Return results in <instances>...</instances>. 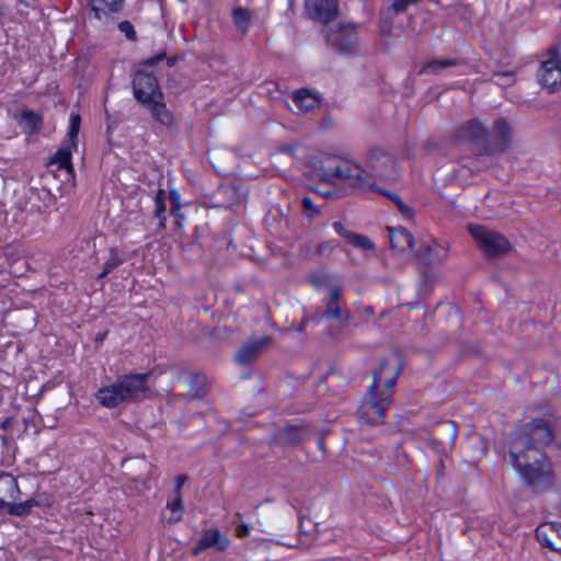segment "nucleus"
Masks as SVG:
<instances>
[{
	"mask_svg": "<svg viewBox=\"0 0 561 561\" xmlns=\"http://www.w3.org/2000/svg\"><path fill=\"white\" fill-rule=\"evenodd\" d=\"M553 440V432L543 419H531L514 430L508 437L511 462L518 469L523 483L535 493L556 486L552 463L545 448Z\"/></svg>",
	"mask_w": 561,
	"mask_h": 561,
	"instance_id": "nucleus-1",
	"label": "nucleus"
},
{
	"mask_svg": "<svg viewBox=\"0 0 561 561\" xmlns=\"http://www.w3.org/2000/svg\"><path fill=\"white\" fill-rule=\"evenodd\" d=\"M512 135V126L502 117L495 119L492 133L479 119H472L459 129V138L472 144L474 161L481 168L511 148Z\"/></svg>",
	"mask_w": 561,
	"mask_h": 561,
	"instance_id": "nucleus-2",
	"label": "nucleus"
},
{
	"mask_svg": "<svg viewBox=\"0 0 561 561\" xmlns=\"http://www.w3.org/2000/svg\"><path fill=\"white\" fill-rule=\"evenodd\" d=\"M310 167L324 181L339 179L352 187L374 190L376 186L371 175L359 165L351 163L339 156L322 152L310 159Z\"/></svg>",
	"mask_w": 561,
	"mask_h": 561,
	"instance_id": "nucleus-3",
	"label": "nucleus"
},
{
	"mask_svg": "<svg viewBox=\"0 0 561 561\" xmlns=\"http://www.w3.org/2000/svg\"><path fill=\"white\" fill-rule=\"evenodd\" d=\"M388 365L389 363L387 359H382L380 362L379 367L373 374V380L364 398L365 407L367 409L366 413L374 416V422L382 421L386 410L391 402V390L396 386L397 378L402 371V364H399L394 368L392 376L385 381V389L378 390V383Z\"/></svg>",
	"mask_w": 561,
	"mask_h": 561,
	"instance_id": "nucleus-4",
	"label": "nucleus"
},
{
	"mask_svg": "<svg viewBox=\"0 0 561 561\" xmlns=\"http://www.w3.org/2000/svg\"><path fill=\"white\" fill-rule=\"evenodd\" d=\"M165 57V51H160L135 66L131 73V88L134 96L139 104L144 105L150 101H156V99H163L158 79L148 68L154 66Z\"/></svg>",
	"mask_w": 561,
	"mask_h": 561,
	"instance_id": "nucleus-5",
	"label": "nucleus"
},
{
	"mask_svg": "<svg viewBox=\"0 0 561 561\" xmlns=\"http://www.w3.org/2000/svg\"><path fill=\"white\" fill-rule=\"evenodd\" d=\"M469 231L482 251L490 257L502 256L511 249L510 241L496 231L479 225H471Z\"/></svg>",
	"mask_w": 561,
	"mask_h": 561,
	"instance_id": "nucleus-6",
	"label": "nucleus"
},
{
	"mask_svg": "<svg viewBox=\"0 0 561 561\" xmlns=\"http://www.w3.org/2000/svg\"><path fill=\"white\" fill-rule=\"evenodd\" d=\"M81 125V117L79 114L70 116V126L68 130L67 145L59 148L49 160V164H57L59 169H66L68 172L73 171L71 163V151L78 148V134Z\"/></svg>",
	"mask_w": 561,
	"mask_h": 561,
	"instance_id": "nucleus-7",
	"label": "nucleus"
},
{
	"mask_svg": "<svg viewBox=\"0 0 561 561\" xmlns=\"http://www.w3.org/2000/svg\"><path fill=\"white\" fill-rule=\"evenodd\" d=\"M312 434L313 431L311 426L307 423H302L299 425L287 424L275 431L270 444L279 446L282 448L297 447L301 443L310 439Z\"/></svg>",
	"mask_w": 561,
	"mask_h": 561,
	"instance_id": "nucleus-8",
	"label": "nucleus"
},
{
	"mask_svg": "<svg viewBox=\"0 0 561 561\" xmlns=\"http://www.w3.org/2000/svg\"><path fill=\"white\" fill-rule=\"evenodd\" d=\"M539 83L554 92L561 84V56L556 47L549 49V58L543 61L537 72Z\"/></svg>",
	"mask_w": 561,
	"mask_h": 561,
	"instance_id": "nucleus-9",
	"label": "nucleus"
},
{
	"mask_svg": "<svg viewBox=\"0 0 561 561\" xmlns=\"http://www.w3.org/2000/svg\"><path fill=\"white\" fill-rule=\"evenodd\" d=\"M149 374L124 375L116 380V383L124 394L125 401H138L146 397Z\"/></svg>",
	"mask_w": 561,
	"mask_h": 561,
	"instance_id": "nucleus-10",
	"label": "nucleus"
},
{
	"mask_svg": "<svg viewBox=\"0 0 561 561\" xmlns=\"http://www.w3.org/2000/svg\"><path fill=\"white\" fill-rule=\"evenodd\" d=\"M368 164L374 170L375 174L381 179L396 180L398 178L396 159L391 153L381 148L370 150Z\"/></svg>",
	"mask_w": 561,
	"mask_h": 561,
	"instance_id": "nucleus-11",
	"label": "nucleus"
},
{
	"mask_svg": "<svg viewBox=\"0 0 561 561\" xmlns=\"http://www.w3.org/2000/svg\"><path fill=\"white\" fill-rule=\"evenodd\" d=\"M305 5L309 18L324 25L339 15L337 0H306Z\"/></svg>",
	"mask_w": 561,
	"mask_h": 561,
	"instance_id": "nucleus-12",
	"label": "nucleus"
},
{
	"mask_svg": "<svg viewBox=\"0 0 561 561\" xmlns=\"http://www.w3.org/2000/svg\"><path fill=\"white\" fill-rule=\"evenodd\" d=\"M342 297V287L334 285L329 286L328 295L324 297V311L321 314L322 319H334L347 323L351 320L348 311H342L340 307V299Z\"/></svg>",
	"mask_w": 561,
	"mask_h": 561,
	"instance_id": "nucleus-13",
	"label": "nucleus"
},
{
	"mask_svg": "<svg viewBox=\"0 0 561 561\" xmlns=\"http://www.w3.org/2000/svg\"><path fill=\"white\" fill-rule=\"evenodd\" d=\"M230 540L224 536L218 528H210L203 531L199 540L193 548V554L197 556L203 551L215 548L218 551L228 549Z\"/></svg>",
	"mask_w": 561,
	"mask_h": 561,
	"instance_id": "nucleus-14",
	"label": "nucleus"
},
{
	"mask_svg": "<svg viewBox=\"0 0 561 561\" xmlns=\"http://www.w3.org/2000/svg\"><path fill=\"white\" fill-rule=\"evenodd\" d=\"M270 336H261L242 345L236 353V360L241 365L251 364L257 355L270 344Z\"/></svg>",
	"mask_w": 561,
	"mask_h": 561,
	"instance_id": "nucleus-15",
	"label": "nucleus"
},
{
	"mask_svg": "<svg viewBox=\"0 0 561 561\" xmlns=\"http://www.w3.org/2000/svg\"><path fill=\"white\" fill-rule=\"evenodd\" d=\"M448 253V247L438 243L433 240L428 244H424L417 252L416 256L426 265L439 264L446 257Z\"/></svg>",
	"mask_w": 561,
	"mask_h": 561,
	"instance_id": "nucleus-16",
	"label": "nucleus"
},
{
	"mask_svg": "<svg viewBox=\"0 0 561 561\" xmlns=\"http://www.w3.org/2000/svg\"><path fill=\"white\" fill-rule=\"evenodd\" d=\"M146 108L150 112L151 116L159 122L160 124L167 127H173L176 124L175 115L172 111H170L163 99H156V101H150L144 104Z\"/></svg>",
	"mask_w": 561,
	"mask_h": 561,
	"instance_id": "nucleus-17",
	"label": "nucleus"
},
{
	"mask_svg": "<svg viewBox=\"0 0 561 561\" xmlns=\"http://www.w3.org/2000/svg\"><path fill=\"white\" fill-rule=\"evenodd\" d=\"M388 231L390 232V243H391L392 249H394L399 252H404V251L411 250L413 248L414 237L407 228L389 227Z\"/></svg>",
	"mask_w": 561,
	"mask_h": 561,
	"instance_id": "nucleus-18",
	"label": "nucleus"
},
{
	"mask_svg": "<svg viewBox=\"0 0 561 561\" xmlns=\"http://www.w3.org/2000/svg\"><path fill=\"white\" fill-rule=\"evenodd\" d=\"M95 397L99 403L105 408H115L122 402H125L124 394L121 393L116 382L99 389Z\"/></svg>",
	"mask_w": 561,
	"mask_h": 561,
	"instance_id": "nucleus-19",
	"label": "nucleus"
},
{
	"mask_svg": "<svg viewBox=\"0 0 561 561\" xmlns=\"http://www.w3.org/2000/svg\"><path fill=\"white\" fill-rule=\"evenodd\" d=\"M124 4V0H112L108 2L107 0H90L89 7L91 12L94 14V18L98 20H102L103 18H108L111 13H116L122 10Z\"/></svg>",
	"mask_w": 561,
	"mask_h": 561,
	"instance_id": "nucleus-20",
	"label": "nucleus"
},
{
	"mask_svg": "<svg viewBox=\"0 0 561 561\" xmlns=\"http://www.w3.org/2000/svg\"><path fill=\"white\" fill-rule=\"evenodd\" d=\"M191 400H201L207 392L206 376L202 373H191L185 380Z\"/></svg>",
	"mask_w": 561,
	"mask_h": 561,
	"instance_id": "nucleus-21",
	"label": "nucleus"
},
{
	"mask_svg": "<svg viewBox=\"0 0 561 561\" xmlns=\"http://www.w3.org/2000/svg\"><path fill=\"white\" fill-rule=\"evenodd\" d=\"M19 492V485L15 478L10 473H0V508L8 504L5 499L13 500L16 497Z\"/></svg>",
	"mask_w": 561,
	"mask_h": 561,
	"instance_id": "nucleus-22",
	"label": "nucleus"
},
{
	"mask_svg": "<svg viewBox=\"0 0 561 561\" xmlns=\"http://www.w3.org/2000/svg\"><path fill=\"white\" fill-rule=\"evenodd\" d=\"M293 101L298 108L305 112L313 111L321 104L320 99L312 94L308 89L297 90L294 93Z\"/></svg>",
	"mask_w": 561,
	"mask_h": 561,
	"instance_id": "nucleus-23",
	"label": "nucleus"
},
{
	"mask_svg": "<svg viewBox=\"0 0 561 561\" xmlns=\"http://www.w3.org/2000/svg\"><path fill=\"white\" fill-rule=\"evenodd\" d=\"M19 124L28 135H33L41 130L43 125L42 117L32 110H23L19 118Z\"/></svg>",
	"mask_w": 561,
	"mask_h": 561,
	"instance_id": "nucleus-24",
	"label": "nucleus"
},
{
	"mask_svg": "<svg viewBox=\"0 0 561 561\" xmlns=\"http://www.w3.org/2000/svg\"><path fill=\"white\" fill-rule=\"evenodd\" d=\"M458 65V60L454 58H445V59H432L424 64L420 69V75H438L440 71L446 68L454 67Z\"/></svg>",
	"mask_w": 561,
	"mask_h": 561,
	"instance_id": "nucleus-25",
	"label": "nucleus"
},
{
	"mask_svg": "<svg viewBox=\"0 0 561 561\" xmlns=\"http://www.w3.org/2000/svg\"><path fill=\"white\" fill-rule=\"evenodd\" d=\"M167 210V194L164 190H158L154 197L153 215L159 219V226L164 227Z\"/></svg>",
	"mask_w": 561,
	"mask_h": 561,
	"instance_id": "nucleus-26",
	"label": "nucleus"
},
{
	"mask_svg": "<svg viewBox=\"0 0 561 561\" xmlns=\"http://www.w3.org/2000/svg\"><path fill=\"white\" fill-rule=\"evenodd\" d=\"M233 22L237 30L245 35L249 31L250 25V13L248 10L242 8H237L233 10Z\"/></svg>",
	"mask_w": 561,
	"mask_h": 561,
	"instance_id": "nucleus-27",
	"label": "nucleus"
},
{
	"mask_svg": "<svg viewBox=\"0 0 561 561\" xmlns=\"http://www.w3.org/2000/svg\"><path fill=\"white\" fill-rule=\"evenodd\" d=\"M123 259L118 255L117 251L111 249L110 256L103 265V271L98 275L96 279L105 278L112 271L123 264Z\"/></svg>",
	"mask_w": 561,
	"mask_h": 561,
	"instance_id": "nucleus-28",
	"label": "nucleus"
},
{
	"mask_svg": "<svg viewBox=\"0 0 561 561\" xmlns=\"http://www.w3.org/2000/svg\"><path fill=\"white\" fill-rule=\"evenodd\" d=\"M347 242L357 249H362L364 251L374 250L375 245L371 240L363 234H358L353 232L352 234H347Z\"/></svg>",
	"mask_w": 561,
	"mask_h": 561,
	"instance_id": "nucleus-29",
	"label": "nucleus"
},
{
	"mask_svg": "<svg viewBox=\"0 0 561 561\" xmlns=\"http://www.w3.org/2000/svg\"><path fill=\"white\" fill-rule=\"evenodd\" d=\"M33 505L34 501L28 500L19 504L8 502V504H5L4 507H8V512L10 515L22 517L30 514Z\"/></svg>",
	"mask_w": 561,
	"mask_h": 561,
	"instance_id": "nucleus-30",
	"label": "nucleus"
},
{
	"mask_svg": "<svg viewBox=\"0 0 561 561\" xmlns=\"http://www.w3.org/2000/svg\"><path fill=\"white\" fill-rule=\"evenodd\" d=\"M420 1L421 0H394L387 14L389 19H392L394 15L405 12L409 5L416 4Z\"/></svg>",
	"mask_w": 561,
	"mask_h": 561,
	"instance_id": "nucleus-31",
	"label": "nucleus"
},
{
	"mask_svg": "<svg viewBox=\"0 0 561 561\" xmlns=\"http://www.w3.org/2000/svg\"><path fill=\"white\" fill-rule=\"evenodd\" d=\"M304 214L308 218H313L320 214L319 208L314 205L312 199L309 196H304L301 199Z\"/></svg>",
	"mask_w": 561,
	"mask_h": 561,
	"instance_id": "nucleus-32",
	"label": "nucleus"
},
{
	"mask_svg": "<svg viewBox=\"0 0 561 561\" xmlns=\"http://www.w3.org/2000/svg\"><path fill=\"white\" fill-rule=\"evenodd\" d=\"M434 284V277L430 273H423L422 274V282L419 288V295L427 296L432 289Z\"/></svg>",
	"mask_w": 561,
	"mask_h": 561,
	"instance_id": "nucleus-33",
	"label": "nucleus"
},
{
	"mask_svg": "<svg viewBox=\"0 0 561 561\" xmlns=\"http://www.w3.org/2000/svg\"><path fill=\"white\" fill-rule=\"evenodd\" d=\"M391 201L397 205L402 216L410 219L414 217V210L404 204L399 195H392Z\"/></svg>",
	"mask_w": 561,
	"mask_h": 561,
	"instance_id": "nucleus-34",
	"label": "nucleus"
},
{
	"mask_svg": "<svg viewBox=\"0 0 561 561\" xmlns=\"http://www.w3.org/2000/svg\"><path fill=\"white\" fill-rule=\"evenodd\" d=\"M118 30L125 34L128 39H136V32L134 25L129 21H122L117 25Z\"/></svg>",
	"mask_w": 561,
	"mask_h": 561,
	"instance_id": "nucleus-35",
	"label": "nucleus"
},
{
	"mask_svg": "<svg viewBox=\"0 0 561 561\" xmlns=\"http://www.w3.org/2000/svg\"><path fill=\"white\" fill-rule=\"evenodd\" d=\"M329 42L332 44L334 48H336L340 53H347L346 45H343L340 36L335 33H327Z\"/></svg>",
	"mask_w": 561,
	"mask_h": 561,
	"instance_id": "nucleus-36",
	"label": "nucleus"
},
{
	"mask_svg": "<svg viewBox=\"0 0 561 561\" xmlns=\"http://www.w3.org/2000/svg\"><path fill=\"white\" fill-rule=\"evenodd\" d=\"M169 196H170V199H171V203H172L171 213L173 215H176V213L181 208V203H180L181 195H180V192L178 190H171L170 193H169Z\"/></svg>",
	"mask_w": 561,
	"mask_h": 561,
	"instance_id": "nucleus-37",
	"label": "nucleus"
},
{
	"mask_svg": "<svg viewBox=\"0 0 561 561\" xmlns=\"http://www.w3.org/2000/svg\"><path fill=\"white\" fill-rule=\"evenodd\" d=\"M167 507L173 513H181L183 511L181 494H175L174 499L168 502Z\"/></svg>",
	"mask_w": 561,
	"mask_h": 561,
	"instance_id": "nucleus-38",
	"label": "nucleus"
},
{
	"mask_svg": "<svg viewBox=\"0 0 561 561\" xmlns=\"http://www.w3.org/2000/svg\"><path fill=\"white\" fill-rule=\"evenodd\" d=\"M536 535H537V538L538 540L541 542L542 546L545 547H550L552 548L553 550L558 551L559 549L557 547H554L553 542H551L549 540V538L547 537V535L545 534L542 527H538L536 529Z\"/></svg>",
	"mask_w": 561,
	"mask_h": 561,
	"instance_id": "nucleus-39",
	"label": "nucleus"
},
{
	"mask_svg": "<svg viewBox=\"0 0 561 561\" xmlns=\"http://www.w3.org/2000/svg\"><path fill=\"white\" fill-rule=\"evenodd\" d=\"M442 426L444 427L445 432L449 434L450 444H453L456 437L455 423L453 421H446L442 424Z\"/></svg>",
	"mask_w": 561,
	"mask_h": 561,
	"instance_id": "nucleus-40",
	"label": "nucleus"
},
{
	"mask_svg": "<svg viewBox=\"0 0 561 561\" xmlns=\"http://www.w3.org/2000/svg\"><path fill=\"white\" fill-rule=\"evenodd\" d=\"M310 283L316 288H320V287L325 286L328 284V276H325V275L311 276L310 277Z\"/></svg>",
	"mask_w": 561,
	"mask_h": 561,
	"instance_id": "nucleus-41",
	"label": "nucleus"
},
{
	"mask_svg": "<svg viewBox=\"0 0 561 561\" xmlns=\"http://www.w3.org/2000/svg\"><path fill=\"white\" fill-rule=\"evenodd\" d=\"M335 231L343 238L347 240V234H352L353 232L348 231L341 222H334L333 225Z\"/></svg>",
	"mask_w": 561,
	"mask_h": 561,
	"instance_id": "nucleus-42",
	"label": "nucleus"
},
{
	"mask_svg": "<svg viewBox=\"0 0 561 561\" xmlns=\"http://www.w3.org/2000/svg\"><path fill=\"white\" fill-rule=\"evenodd\" d=\"M334 248H335L334 243L332 241H328V242H323V243L319 244L317 248V252L319 254H322L328 250H330V251L333 250Z\"/></svg>",
	"mask_w": 561,
	"mask_h": 561,
	"instance_id": "nucleus-43",
	"label": "nucleus"
},
{
	"mask_svg": "<svg viewBox=\"0 0 561 561\" xmlns=\"http://www.w3.org/2000/svg\"><path fill=\"white\" fill-rule=\"evenodd\" d=\"M185 480H186V477L184 474H179L175 477V479H174L175 494H181V488L184 484Z\"/></svg>",
	"mask_w": 561,
	"mask_h": 561,
	"instance_id": "nucleus-44",
	"label": "nucleus"
},
{
	"mask_svg": "<svg viewBox=\"0 0 561 561\" xmlns=\"http://www.w3.org/2000/svg\"><path fill=\"white\" fill-rule=\"evenodd\" d=\"M249 534H250V527L248 525L243 524V525H239L237 527V536L239 538H245L249 536Z\"/></svg>",
	"mask_w": 561,
	"mask_h": 561,
	"instance_id": "nucleus-45",
	"label": "nucleus"
},
{
	"mask_svg": "<svg viewBox=\"0 0 561 561\" xmlns=\"http://www.w3.org/2000/svg\"><path fill=\"white\" fill-rule=\"evenodd\" d=\"M494 77H499L503 79L504 84H511L513 83V76L511 72H495Z\"/></svg>",
	"mask_w": 561,
	"mask_h": 561,
	"instance_id": "nucleus-46",
	"label": "nucleus"
},
{
	"mask_svg": "<svg viewBox=\"0 0 561 561\" xmlns=\"http://www.w3.org/2000/svg\"><path fill=\"white\" fill-rule=\"evenodd\" d=\"M378 191H379L382 195H385V196L389 197L390 199H391V196H392V195H397L396 193H391V192H390V191H388V190H381V188H379Z\"/></svg>",
	"mask_w": 561,
	"mask_h": 561,
	"instance_id": "nucleus-47",
	"label": "nucleus"
},
{
	"mask_svg": "<svg viewBox=\"0 0 561 561\" xmlns=\"http://www.w3.org/2000/svg\"><path fill=\"white\" fill-rule=\"evenodd\" d=\"M551 528L554 529L558 535L561 537V524H551Z\"/></svg>",
	"mask_w": 561,
	"mask_h": 561,
	"instance_id": "nucleus-48",
	"label": "nucleus"
},
{
	"mask_svg": "<svg viewBox=\"0 0 561 561\" xmlns=\"http://www.w3.org/2000/svg\"><path fill=\"white\" fill-rule=\"evenodd\" d=\"M106 334H107V332L99 333L95 337V341L102 342L105 339Z\"/></svg>",
	"mask_w": 561,
	"mask_h": 561,
	"instance_id": "nucleus-49",
	"label": "nucleus"
},
{
	"mask_svg": "<svg viewBox=\"0 0 561 561\" xmlns=\"http://www.w3.org/2000/svg\"><path fill=\"white\" fill-rule=\"evenodd\" d=\"M176 60H178V58H176V57H169V58H168V65H169L170 67H172V66H174V65H175Z\"/></svg>",
	"mask_w": 561,
	"mask_h": 561,
	"instance_id": "nucleus-50",
	"label": "nucleus"
},
{
	"mask_svg": "<svg viewBox=\"0 0 561 561\" xmlns=\"http://www.w3.org/2000/svg\"><path fill=\"white\" fill-rule=\"evenodd\" d=\"M318 447L319 449L324 450V440L322 437L318 439Z\"/></svg>",
	"mask_w": 561,
	"mask_h": 561,
	"instance_id": "nucleus-51",
	"label": "nucleus"
},
{
	"mask_svg": "<svg viewBox=\"0 0 561 561\" xmlns=\"http://www.w3.org/2000/svg\"><path fill=\"white\" fill-rule=\"evenodd\" d=\"M231 191L232 194H237L238 190L236 186H231L228 188V192Z\"/></svg>",
	"mask_w": 561,
	"mask_h": 561,
	"instance_id": "nucleus-52",
	"label": "nucleus"
},
{
	"mask_svg": "<svg viewBox=\"0 0 561 561\" xmlns=\"http://www.w3.org/2000/svg\"><path fill=\"white\" fill-rule=\"evenodd\" d=\"M344 28H347V30H348V28H351V26H350V25L344 26V25H342V24H339V30H340L341 32H342Z\"/></svg>",
	"mask_w": 561,
	"mask_h": 561,
	"instance_id": "nucleus-53",
	"label": "nucleus"
},
{
	"mask_svg": "<svg viewBox=\"0 0 561 561\" xmlns=\"http://www.w3.org/2000/svg\"><path fill=\"white\" fill-rule=\"evenodd\" d=\"M322 195H323L324 197H329V196H331V195H332V193H331L330 191H328V192H323V193H322Z\"/></svg>",
	"mask_w": 561,
	"mask_h": 561,
	"instance_id": "nucleus-54",
	"label": "nucleus"
},
{
	"mask_svg": "<svg viewBox=\"0 0 561 561\" xmlns=\"http://www.w3.org/2000/svg\"><path fill=\"white\" fill-rule=\"evenodd\" d=\"M229 207H230V209H231V210H234L238 206H237L236 204H233V203H232V204H230V206H229Z\"/></svg>",
	"mask_w": 561,
	"mask_h": 561,
	"instance_id": "nucleus-55",
	"label": "nucleus"
},
{
	"mask_svg": "<svg viewBox=\"0 0 561 561\" xmlns=\"http://www.w3.org/2000/svg\"><path fill=\"white\" fill-rule=\"evenodd\" d=\"M8 422H9L8 420H7V421H4V422L1 424V426H2L3 428H7V426H8Z\"/></svg>",
	"mask_w": 561,
	"mask_h": 561,
	"instance_id": "nucleus-56",
	"label": "nucleus"
},
{
	"mask_svg": "<svg viewBox=\"0 0 561 561\" xmlns=\"http://www.w3.org/2000/svg\"><path fill=\"white\" fill-rule=\"evenodd\" d=\"M302 325H304V324L298 325V327H297V331H299V332H300V331L302 330Z\"/></svg>",
	"mask_w": 561,
	"mask_h": 561,
	"instance_id": "nucleus-57",
	"label": "nucleus"
},
{
	"mask_svg": "<svg viewBox=\"0 0 561 561\" xmlns=\"http://www.w3.org/2000/svg\"><path fill=\"white\" fill-rule=\"evenodd\" d=\"M181 518H182V516L180 515V516H178L176 518H174V520H175V522H179V520H181Z\"/></svg>",
	"mask_w": 561,
	"mask_h": 561,
	"instance_id": "nucleus-58",
	"label": "nucleus"
}]
</instances>
